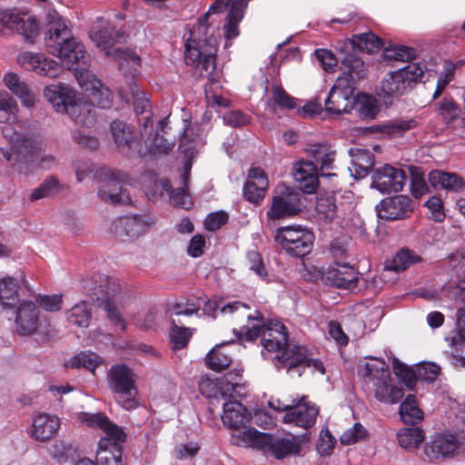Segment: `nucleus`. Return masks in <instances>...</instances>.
I'll return each mask as SVG.
<instances>
[{
    "label": "nucleus",
    "instance_id": "obj_63",
    "mask_svg": "<svg viewBox=\"0 0 465 465\" xmlns=\"http://www.w3.org/2000/svg\"><path fill=\"white\" fill-rule=\"evenodd\" d=\"M228 218L229 216L225 212L212 213L205 218L204 226L208 231H216L228 222Z\"/></svg>",
    "mask_w": 465,
    "mask_h": 465
},
{
    "label": "nucleus",
    "instance_id": "obj_46",
    "mask_svg": "<svg viewBox=\"0 0 465 465\" xmlns=\"http://www.w3.org/2000/svg\"><path fill=\"white\" fill-rule=\"evenodd\" d=\"M110 131L114 142L119 148H129L133 142V130L126 123L119 120L113 121L110 125Z\"/></svg>",
    "mask_w": 465,
    "mask_h": 465
},
{
    "label": "nucleus",
    "instance_id": "obj_38",
    "mask_svg": "<svg viewBox=\"0 0 465 465\" xmlns=\"http://www.w3.org/2000/svg\"><path fill=\"white\" fill-rule=\"evenodd\" d=\"M350 45L353 48L359 49L360 51L366 53H374L378 51L381 46V40L380 37L375 35L371 32L354 35L349 43H343V46L340 49L341 52H345L346 46Z\"/></svg>",
    "mask_w": 465,
    "mask_h": 465
},
{
    "label": "nucleus",
    "instance_id": "obj_47",
    "mask_svg": "<svg viewBox=\"0 0 465 465\" xmlns=\"http://www.w3.org/2000/svg\"><path fill=\"white\" fill-rule=\"evenodd\" d=\"M351 162L355 172L360 175H366L374 166V156L368 150L351 149Z\"/></svg>",
    "mask_w": 465,
    "mask_h": 465
},
{
    "label": "nucleus",
    "instance_id": "obj_30",
    "mask_svg": "<svg viewBox=\"0 0 465 465\" xmlns=\"http://www.w3.org/2000/svg\"><path fill=\"white\" fill-rule=\"evenodd\" d=\"M8 29L15 30L24 35L27 43L34 44L35 39L39 35V25L36 19L25 14L21 15L15 10L12 11V19H10Z\"/></svg>",
    "mask_w": 465,
    "mask_h": 465
},
{
    "label": "nucleus",
    "instance_id": "obj_12",
    "mask_svg": "<svg viewBox=\"0 0 465 465\" xmlns=\"http://www.w3.org/2000/svg\"><path fill=\"white\" fill-rule=\"evenodd\" d=\"M127 177L128 175L125 173L119 170L108 169L104 171L98 190V196L101 200L112 204L130 203L131 197L122 186Z\"/></svg>",
    "mask_w": 465,
    "mask_h": 465
},
{
    "label": "nucleus",
    "instance_id": "obj_8",
    "mask_svg": "<svg viewBox=\"0 0 465 465\" xmlns=\"http://www.w3.org/2000/svg\"><path fill=\"white\" fill-rule=\"evenodd\" d=\"M94 282L95 283L89 293L91 301L97 307L104 308L107 318L113 324L119 326L122 331L125 330V322L114 302V298L121 292L119 282L115 279L105 275H98V280Z\"/></svg>",
    "mask_w": 465,
    "mask_h": 465
},
{
    "label": "nucleus",
    "instance_id": "obj_31",
    "mask_svg": "<svg viewBox=\"0 0 465 465\" xmlns=\"http://www.w3.org/2000/svg\"><path fill=\"white\" fill-rule=\"evenodd\" d=\"M44 94L56 112L64 113L74 100L75 93L67 85L51 84L45 87Z\"/></svg>",
    "mask_w": 465,
    "mask_h": 465
},
{
    "label": "nucleus",
    "instance_id": "obj_39",
    "mask_svg": "<svg viewBox=\"0 0 465 465\" xmlns=\"http://www.w3.org/2000/svg\"><path fill=\"white\" fill-rule=\"evenodd\" d=\"M266 433L256 429H248L233 434L232 440L233 444L241 447H252L262 450Z\"/></svg>",
    "mask_w": 465,
    "mask_h": 465
},
{
    "label": "nucleus",
    "instance_id": "obj_43",
    "mask_svg": "<svg viewBox=\"0 0 465 465\" xmlns=\"http://www.w3.org/2000/svg\"><path fill=\"white\" fill-rule=\"evenodd\" d=\"M312 154L314 161L321 165V174L331 176V174L327 172L333 168L335 151L327 144H319L312 149Z\"/></svg>",
    "mask_w": 465,
    "mask_h": 465
},
{
    "label": "nucleus",
    "instance_id": "obj_7",
    "mask_svg": "<svg viewBox=\"0 0 465 465\" xmlns=\"http://www.w3.org/2000/svg\"><path fill=\"white\" fill-rule=\"evenodd\" d=\"M135 378L134 372L126 364L113 365L106 375L108 388L115 401L128 411L138 405Z\"/></svg>",
    "mask_w": 465,
    "mask_h": 465
},
{
    "label": "nucleus",
    "instance_id": "obj_26",
    "mask_svg": "<svg viewBox=\"0 0 465 465\" xmlns=\"http://www.w3.org/2000/svg\"><path fill=\"white\" fill-rule=\"evenodd\" d=\"M269 185L268 178L261 168H252L249 171L248 181L243 186L244 198L253 203L263 199Z\"/></svg>",
    "mask_w": 465,
    "mask_h": 465
},
{
    "label": "nucleus",
    "instance_id": "obj_1",
    "mask_svg": "<svg viewBox=\"0 0 465 465\" xmlns=\"http://www.w3.org/2000/svg\"><path fill=\"white\" fill-rule=\"evenodd\" d=\"M229 4H231L230 11L226 16L227 23L223 27L226 37L225 47L229 46L231 40L239 35L238 25L243 17L247 5L245 0H215L207 13L199 18L197 26L192 32V37L185 43L186 64L194 67L201 76L208 77L212 81L214 80L215 74L218 40L213 33L209 34L213 21L209 23L208 20L212 15L225 11Z\"/></svg>",
    "mask_w": 465,
    "mask_h": 465
},
{
    "label": "nucleus",
    "instance_id": "obj_22",
    "mask_svg": "<svg viewBox=\"0 0 465 465\" xmlns=\"http://www.w3.org/2000/svg\"><path fill=\"white\" fill-rule=\"evenodd\" d=\"M376 212L382 220H401L410 217L413 213V203L406 195H396L381 201L376 205Z\"/></svg>",
    "mask_w": 465,
    "mask_h": 465
},
{
    "label": "nucleus",
    "instance_id": "obj_6",
    "mask_svg": "<svg viewBox=\"0 0 465 465\" xmlns=\"http://www.w3.org/2000/svg\"><path fill=\"white\" fill-rule=\"evenodd\" d=\"M361 375L364 384L374 391L375 398L381 402L394 404L404 395L402 389L390 385V369L384 361L366 363Z\"/></svg>",
    "mask_w": 465,
    "mask_h": 465
},
{
    "label": "nucleus",
    "instance_id": "obj_14",
    "mask_svg": "<svg viewBox=\"0 0 465 465\" xmlns=\"http://www.w3.org/2000/svg\"><path fill=\"white\" fill-rule=\"evenodd\" d=\"M74 70L79 85L88 93L91 104L100 108H109L113 102L110 90L104 87L92 72L87 70V66L74 67Z\"/></svg>",
    "mask_w": 465,
    "mask_h": 465
},
{
    "label": "nucleus",
    "instance_id": "obj_3",
    "mask_svg": "<svg viewBox=\"0 0 465 465\" xmlns=\"http://www.w3.org/2000/svg\"><path fill=\"white\" fill-rule=\"evenodd\" d=\"M47 29L45 33V46L46 51L64 61L68 65L75 67L88 66L90 55L84 45L74 37L66 21L59 14L51 10L46 14Z\"/></svg>",
    "mask_w": 465,
    "mask_h": 465
},
{
    "label": "nucleus",
    "instance_id": "obj_19",
    "mask_svg": "<svg viewBox=\"0 0 465 465\" xmlns=\"http://www.w3.org/2000/svg\"><path fill=\"white\" fill-rule=\"evenodd\" d=\"M15 331L20 336H31L42 327L40 311L31 301H23L15 310Z\"/></svg>",
    "mask_w": 465,
    "mask_h": 465
},
{
    "label": "nucleus",
    "instance_id": "obj_21",
    "mask_svg": "<svg viewBox=\"0 0 465 465\" xmlns=\"http://www.w3.org/2000/svg\"><path fill=\"white\" fill-rule=\"evenodd\" d=\"M322 280L328 285L352 290L357 286L358 276L349 262L337 261L322 272Z\"/></svg>",
    "mask_w": 465,
    "mask_h": 465
},
{
    "label": "nucleus",
    "instance_id": "obj_61",
    "mask_svg": "<svg viewBox=\"0 0 465 465\" xmlns=\"http://www.w3.org/2000/svg\"><path fill=\"white\" fill-rule=\"evenodd\" d=\"M39 306L50 312H55L62 309L63 298L61 294L43 295L36 299Z\"/></svg>",
    "mask_w": 465,
    "mask_h": 465
},
{
    "label": "nucleus",
    "instance_id": "obj_44",
    "mask_svg": "<svg viewBox=\"0 0 465 465\" xmlns=\"http://www.w3.org/2000/svg\"><path fill=\"white\" fill-rule=\"evenodd\" d=\"M65 188L64 184L54 176H48L37 188L34 189L30 194L32 202L54 196Z\"/></svg>",
    "mask_w": 465,
    "mask_h": 465
},
{
    "label": "nucleus",
    "instance_id": "obj_40",
    "mask_svg": "<svg viewBox=\"0 0 465 465\" xmlns=\"http://www.w3.org/2000/svg\"><path fill=\"white\" fill-rule=\"evenodd\" d=\"M420 261V256L415 252L407 248H402L395 254L390 263L385 265L384 270L401 272Z\"/></svg>",
    "mask_w": 465,
    "mask_h": 465
},
{
    "label": "nucleus",
    "instance_id": "obj_29",
    "mask_svg": "<svg viewBox=\"0 0 465 465\" xmlns=\"http://www.w3.org/2000/svg\"><path fill=\"white\" fill-rule=\"evenodd\" d=\"M251 419L248 410L238 401L223 403V422L231 429L245 427Z\"/></svg>",
    "mask_w": 465,
    "mask_h": 465
},
{
    "label": "nucleus",
    "instance_id": "obj_24",
    "mask_svg": "<svg viewBox=\"0 0 465 465\" xmlns=\"http://www.w3.org/2000/svg\"><path fill=\"white\" fill-rule=\"evenodd\" d=\"M392 365L395 374L401 377L410 390H412L414 387V378L416 380L432 382L437 379L440 372V367L431 362L419 365L415 372L409 370L408 367L397 359L393 361Z\"/></svg>",
    "mask_w": 465,
    "mask_h": 465
},
{
    "label": "nucleus",
    "instance_id": "obj_49",
    "mask_svg": "<svg viewBox=\"0 0 465 465\" xmlns=\"http://www.w3.org/2000/svg\"><path fill=\"white\" fill-rule=\"evenodd\" d=\"M248 309L249 307L245 303L238 301L221 305L218 301L208 300L204 305V312L213 318L216 317L218 311L223 314L232 315L236 312L246 311Z\"/></svg>",
    "mask_w": 465,
    "mask_h": 465
},
{
    "label": "nucleus",
    "instance_id": "obj_9",
    "mask_svg": "<svg viewBox=\"0 0 465 465\" xmlns=\"http://www.w3.org/2000/svg\"><path fill=\"white\" fill-rule=\"evenodd\" d=\"M242 335L246 341H252L259 336H262V344L264 349L271 352L279 351L283 349L292 347L288 345V332L283 323L279 321L272 320L266 324L246 326L242 330Z\"/></svg>",
    "mask_w": 465,
    "mask_h": 465
},
{
    "label": "nucleus",
    "instance_id": "obj_16",
    "mask_svg": "<svg viewBox=\"0 0 465 465\" xmlns=\"http://www.w3.org/2000/svg\"><path fill=\"white\" fill-rule=\"evenodd\" d=\"M302 211L300 193L285 187L284 190L272 197V205L267 211L270 220L292 217Z\"/></svg>",
    "mask_w": 465,
    "mask_h": 465
},
{
    "label": "nucleus",
    "instance_id": "obj_33",
    "mask_svg": "<svg viewBox=\"0 0 465 465\" xmlns=\"http://www.w3.org/2000/svg\"><path fill=\"white\" fill-rule=\"evenodd\" d=\"M315 211L320 222L330 224L339 217L341 206L337 203L334 195L324 193L317 197Z\"/></svg>",
    "mask_w": 465,
    "mask_h": 465
},
{
    "label": "nucleus",
    "instance_id": "obj_57",
    "mask_svg": "<svg viewBox=\"0 0 465 465\" xmlns=\"http://www.w3.org/2000/svg\"><path fill=\"white\" fill-rule=\"evenodd\" d=\"M99 356L94 353H87V352H80L79 354L74 356L67 366L71 368H85L86 370L94 372L96 367L99 364Z\"/></svg>",
    "mask_w": 465,
    "mask_h": 465
},
{
    "label": "nucleus",
    "instance_id": "obj_10",
    "mask_svg": "<svg viewBox=\"0 0 465 465\" xmlns=\"http://www.w3.org/2000/svg\"><path fill=\"white\" fill-rule=\"evenodd\" d=\"M423 76V70L417 63L389 73L381 82V91L387 96H399L411 90Z\"/></svg>",
    "mask_w": 465,
    "mask_h": 465
},
{
    "label": "nucleus",
    "instance_id": "obj_4",
    "mask_svg": "<svg viewBox=\"0 0 465 465\" xmlns=\"http://www.w3.org/2000/svg\"><path fill=\"white\" fill-rule=\"evenodd\" d=\"M80 420L91 428H98L104 433L98 442L96 465H123L122 446L126 440V433L118 425L114 424L103 412L80 414Z\"/></svg>",
    "mask_w": 465,
    "mask_h": 465
},
{
    "label": "nucleus",
    "instance_id": "obj_11",
    "mask_svg": "<svg viewBox=\"0 0 465 465\" xmlns=\"http://www.w3.org/2000/svg\"><path fill=\"white\" fill-rule=\"evenodd\" d=\"M276 240L290 255L302 257L312 249L314 235L302 226H287L278 229Z\"/></svg>",
    "mask_w": 465,
    "mask_h": 465
},
{
    "label": "nucleus",
    "instance_id": "obj_55",
    "mask_svg": "<svg viewBox=\"0 0 465 465\" xmlns=\"http://www.w3.org/2000/svg\"><path fill=\"white\" fill-rule=\"evenodd\" d=\"M437 113L447 123H450L457 119L460 115V107L450 97H444L440 102L436 104Z\"/></svg>",
    "mask_w": 465,
    "mask_h": 465
},
{
    "label": "nucleus",
    "instance_id": "obj_60",
    "mask_svg": "<svg viewBox=\"0 0 465 465\" xmlns=\"http://www.w3.org/2000/svg\"><path fill=\"white\" fill-rule=\"evenodd\" d=\"M246 263L248 268L253 271L260 278H266L267 270L259 252L255 250L249 251L246 254Z\"/></svg>",
    "mask_w": 465,
    "mask_h": 465
},
{
    "label": "nucleus",
    "instance_id": "obj_50",
    "mask_svg": "<svg viewBox=\"0 0 465 465\" xmlns=\"http://www.w3.org/2000/svg\"><path fill=\"white\" fill-rule=\"evenodd\" d=\"M401 447L406 450L417 449L423 440V431L418 427L403 428L397 433Z\"/></svg>",
    "mask_w": 465,
    "mask_h": 465
},
{
    "label": "nucleus",
    "instance_id": "obj_41",
    "mask_svg": "<svg viewBox=\"0 0 465 465\" xmlns=\"http://www.w3.org/2000/svg\"><path fill=\"white\" fill-rule=\"evenodd\" d=\"M170 341L174 350H181L187 346L193 335L190 328L184 327L182 321L178 318L171 320Z\"/></svg>",
    "mask_w": 465,
    "mask_h": 465
},
{
    "label": "nucleus",
    "instance_id": "obj_37",
    "mask_svg": "<svg viewBox=\"0 0 465 465\" xmlns=\"http://www.w3.org/2000/svg\"><path fill=\"white\" fill-rule=\"evenodd\" d=\"M231 343H232V341L216 345L208 352L205 358V363L209 369L221 371L230 366L232 363V355L226 351L225 347Z\"/></svg>",
    "mask_w": 465,
    "mask_h": 465
},
{
    "label": "nucleus",
    "instance_id": "obj_64",
    "mask_svg": "<svg viewBox=\"0 0 465 465\" xmlns=\"http://www.w3.org/2000/svg\"><path fill=\"white\" fill-rule=\"evenodd\" d=\"M315 55L325 71L331 72L336 67L338 59L331 51L328 49H317Z\"/></svg>",
    "mask_w": 465,
    "mask_h": 465
},
{
    "label": "nucleus",
    "instance_id": "obj_32",
    "mask_svg": "<svg viewBox=\"0 0 465 465\" xmlns=\"http://www.w3.org/2000/svg\"><path fill=\"white\" fill-rule=\"evenodd\" d=\"M354 105V98L347 91L331 89L328 97L324 101V110L331 115H340L349 113Z\"/></svg>",
    "mask_w": 465,
    "mask_h": 465
},
{
    "label": "nucleus",
    "instance_id": "obj_56",
    "mask_svg": "<svg viewBox=\"0 0 465 465\" xmlns=\"http://www.w3.org/2000/svg\"><path fill=\"white\" fill-rule=\"evenodd\" d=\"M343 65L348 69L347 74L353 77L357 82L364 77L366 65L362 59L354 54H348L342 59Z\"/></svg>",
    "mask_w": 465,
    "mask_h": 465
},
{
    "label": "nucleus",
    "instance_id": "obj_54",
    "mask_svg": "<svg viewBox=\"0 0 465 465\" xmlns=\"http://www.w3.org/2000/svg\"><path fill=\"white\" fill-rule=\"evenodd\" d=\"M162 134L157 131L152 140L151 147L162 153H169L174 146V141L164 136L166 134L165 128L167 127V119H163L158 123Z\"/></svg>",
    "mask_w": 465,
    "mask_h": 465
},
{
    "label": "nucleus",
    "instance_id": "obj_23",
    "mask_svg": "<svg viewBox=\"0 0 465 465\" xmlns=\"http://www.w3.org/2000/svg\"><path fill=\"white\" fill-rule=\"evenodd\" d=\"M318 415L319 408L314 403L307 401L303 396L298 401L292 400V407L284 414L282 420L284 423H293L301 428L309 429L315 424Z\"/></svg>",
    "mask_w": 465,
    "mask_h": 465
},
{
    "label": "nucleus",
    "instance_id": "obj_42",
    "mask_svg": "<svg viewBox=\"0 0 465 465\" xmlns=\"http://www.w3.org/2000/svg\"><path fill=\"white\" fill-rule=\"evenodd\" d=\"M265 105L272 112L275 111L276 105L288 110L296 107L294 98L290 96L279 84H272L271 96L266 100Z\"/></svg>",
    "mask_w": 465,
    "mask_h": 465
},
{
    "label": "nucleus",
    "instance_id": "obj_36",
    "mask_svg": "<svg viewBox=\"0 0 465 465\" xmlns=\"http://www.w3.org/2000/svg\"><path fill=\"white\" fill-rule=\"evenodd\" d=\"M4 81L6 87L21 99V102L25 106L30 108L35 105V94L25 82L20 81V78L16 74H6Z\"/></svg>",
    "mask_w": 465,
    "mask_h": 465
},
{
    "label": "nucleus",
    "instance_id": "obj_58",
    "mask_svg": "<svg viewBox=\"0 0 465 465\" xmlns=\"http://www.w3.org/2000/svg\"><path fill=\"white\" fill-rule=\"evenodd\" d=\"M16 102L6 93H0V123H9L15 118Z\"/></svg>",
    "mask_w": 465,
    "mask_h": 465
},
{
    "label": "nucleus",
    "instance_id": "obj_34",
    "mask_svg": "<svg viewBox=\"0 0 465 465\" xmlns=\"http://www.w3.org/2000/svg\"><path fill=\"white\" fill-rule=\"evenodd\" d=\"M429 181L434 188L446 189L451 192H460L465 188L463 178L452 173L432 171L429 174Z\"/></svg>",
    "mask_w": 465,
    "mask_h": 465
},
{
    "label": "nucleus",
    "instance_id": "obj_51",
    "mask_svg": "<svg viewBox=\"0 0 465 465\" xmlns=\"http://www.w3.org/2000/svg\"><path fill=\"white\" fill-rule=\"evenodd\" d=\"M67 319L70 323L77 327H88L92 319V313L87 303L81 302L73 306L68 312Z\"/></svg>",
    "mask_w": 465,
    "mask_h": 465
},
{
    "label": "nucleus",
    "instance_id": "obj_20",
    "mask_svg": "<svg viewBox=\"0 0 465 465\" xmlns=\"http://www.w3.org/2000/svg\"><path fill=\"white\" fill-rule=\"evenodd\" d=\"M462 448L461 440L453 434H436L424 446L425 455L431 460L453 457Z\"/></svg>",
    "mask_w": 465,
    "mask_h": 465
},
{
    "label": "nucleus",
    "instance_id": "obj_59",
    "mask_svg": "<svg viewBox=\"0 0 465 465\" xmlns=\"http://www.w3.org/2000/svg\"><path fill=\"white\" fill-rule=\"evenodd\" d=\"M367 436L366 429L361 423H355L346 430L340 437L342 445H351Z\"/></svg>",
    "mask_w": 465,
    "mask_h": 465
},
{
    "label": "nucleus",
    "instance_id": "obj_15",
    "mask_svg": "<svg viewBox=\"0 0 465 465\" xmlns=\"http://www.w3.org/2000/svg\"><path fill=\"white\" fill-rule=\"evenodd\" d=\"M153 220L142 215H129L113 221L110 230L121 241H133L146 233Z\"/></svg>",
    "mask_w": 465,
    "mask_h": 465
},
{
    "label": "nucleus",
    "instance_id": "obj_27",
    "mask_svg": "<svg viewBox=\"0 0 465 465\" xmlns=\"http://www.w3.org/2000/svg\"><path fill=\"white\" fill-rule=\"evenodd\" d=\"M60 428V420L56 415L40 413L33 420L31 437L38 441L50 440Z\"/></svg>",
    "mask_w": 465,
    "mask_h": 465
},
{
    "label": "nucleus",
    "instance_id": "obj_5",
    "mask_svg": "<svg viewBox=\"0 0 465 465\" xmlns=\"http://www.w3.org/2000/svg\"><path fill=\"white\" fill-rule=\"evenodd\" d=\"M123 36L124 33L108 22L101 25L97 30L92 29L90 32V38L96 46L104 51L105 55H112L124 74L134 76L141 67V58L137 54L132 50L121 48L114 49L112 53L109 51Z\"/></svg>",
    "mask_w": 465,
    "mask_h": 465
},
{
    "label": "nucleus",
    "instance_id": "obj_17",
    "mask_svg": "<svg viewBox=\"0 0 465 465\" xmlns=\"http://www.w3.org/2000/svg\"><path fill=\"white\" fill-rule=\"evenodd\" d=\"M406 181L405 171L390 164L375 169L372 174V186L383 193L402 191Z\"/></svg>",
    "mask_w": 465,
    "mask_h": 465
},
{
    "label": "nucleus",
    "instance_id": "obj_28",
    "mask_svg": "<svg viewBox=\"0 0 465 465\" xmlns=\"http://www.w3.org/2000/svg\"><path fill=\"white\" fill-rule=\"evenodd\" d=\"M292 175L300 188L306 193H313L319 183L318 170L312 161H300L293 167Z\"/></svg>",
    "mask_w": 465,
    "mask_h": 465
},
{
    "label": "nucleus",
    "instance_id": "obj_45",
    "mask_svg": "<svg viewBox=\"0 0 465 465\" xmlns=\"http://www.w3.org/2000/svg\"><path fill=\"white\" fill-rule=\"evenodd\" d=\"M417 126L418 121L415 118H401L381 125L380 130L390 137H401L407 131L412 130Z\"/></svg>",
    "mask_w": 465,
    "mask_h": 465
},
{
    "label": "nucleus",
    "instance_id": "obj_13",
    "mask_svg": "<svg viewBox=\"0 0 465 465\" xmlns=\"http://www.w3.org/2000/svg\"><path fill=\"white\" fill-rule=\"evenodd\" d=\"M277 358L282 367L286 368L290 374H297L300 377L306 368H312L313 371L322 374L325 373L322 362L320 360L311 359L307 354L306 347L302 345L293 344Z\"/></svg>",
    "mask_w": 465,
    "mask_h": 465
},
{
    "label": "nucleus",
    "instance_id": "obj_62",
    "mask_svg": "<svg viewBox=\"0 0 465 465\" xmlns=\"http://www.w3.org/2000/svg\"><path fill=\"white\" fill-rule=\"evenodd\" d=\"M170 201L174 206L183 209H190L193 206V201L184 188H177L171 192Z\"/></svg>",
    "mask_w": 465,
    "mask_h": 465
},
{
    "label": "nucleus",
    "instance_id": "obj_52",
    "mask_svg": "<svg viewBox=\"0 0 465 465\" xmlns=\"http://www.w3.org/2000/svg\"><path fill=\"white\" fill-rule=\"evenodd\" d=\"M384 59L395 62H409L417 57V51L405 45H394L386 48L383 53Z\"/></svg>",
    "mask_w": 465,
    "mask_h": 465
},
{
    "label": "nucleus",
    "instance_id": "obj_25",
    "mask_svg": "<svg viewBox=\"0 0 465 465\" xmlns=\"http://www.w3.org/2000/svg\"><path fill=\"white\" fill-rule=\"evenodd\" d=\"M264 439L262 451L266 454H271L277 460H282L292 455L296 456L301 453V440L297 436L291 435L287 438H280L266 433Z\"/></svg>",
    "mask_w": 465,
    "mask_h": 465
},
{
    "label": "nucleus",
    "instance_id": "obj_35",
    "mask_svg": "<svg viewBox=\"0 0 465 465\" xmlns=\"http://www.w3.org/2000/svg\"><path fill=\"white\" fill-rule=\"evenodd\" d=\"M64 113L67 114L76 124L84 126L92 125L94 123L93 105L88 101L76 100L74 97Z\"/></svg>",
    "mask_w": 465,
    "mask_h": 465
},
{
    "label": "nucleus",
    "instance_id": "obj_2",
    "mask_svg": "<svg viewBox=\"0 0 465 465\" xmlns=\"http://www.w3.org/2000/svg\"><path fill=\"white\" fill-rule=\"evenodd\" d=\"M2 133L11 143L9 150H1L3 156L18 172H26L45 163H54L52 155H42L45 144L35 128L25 129L18 125L16 129L6 125L3 127Z\"/></svg>",
    "mask_w": 465,
    "mask_h": 465
},
{
    "label": "nucleus",
    "instance_id": "obj_18",
    "mask_svg": "<svg viewBox=\"0 0 465 465\" xmlns=\"http://www.w3.org/2000/svg\"><path fill=\"white\" fill-rule=\"evenodd\" d=\"M16 61L24 69L50 78L58 76L62 71V66L58 62L47 58L39 53L21 52L17 55Z\"/></svg>",
    "mask_w": 465,
    "mask_h": 465
},
{
    "label": "nucleus",
    "instance_id": "obj_48",
    "mask_svg": "<svg viewBox=\"0 0 465 465\" xmlns=\"http://www.w3.org/2000/svg\"><path fill=\"white\" fill-rule=\"evenodd\" d=\"M400 415L406 424H415L423 419V413L416 403L414 395H408L400 406Z\"/></svg>",
    "mask_w": 465,
    "mask_h": 465
},
{
    "label": "nucleus",
    "instance_id": "obj_53",
    "mask_svg": "<svg viewBox=\"0 0 465 465\" xmlns=\"http://www.w3.org/2000/svg\"><path fill=\"white\" fill-rule=\"evenodd\" d=\"M21 282H25L22 272L17 277H4L0 281V299L9 300L15 297Z\"/></svg>",
    "mask_w": 465,
    "mask_h": 465
}]
</instances>
